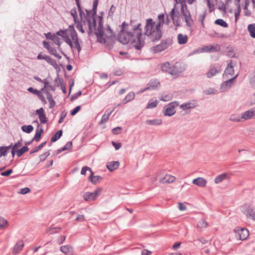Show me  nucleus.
I'll use <instances>...</instances> for the list:
<instances>
[{
	"mask_svg": "<svg viewBox=\"0 0 255 255\" xmlns=\"http://www.w3.org/2000/svg\"><path fill=\"white\" fill-rule=\"evenodd\" d=\"M141 26L140 23L132 25L131 21L130 23L123 22L120 25L121 29L118 37L119 41L123 44L130 42L136 49L140 50L145 44L142 38Z\"/></svg>",
	"mask_w": 255,
	"mask_h": 255,
	"instance_id": "nucleus-1",
	"label": "nucleus"
},
{
	"mask_svg": "<svg viewBox=\"0 0 255 255\" xmlns=\"http://www.w3.org/2000/svg\"><path fill=\"white\" fill-rule=\"evenodd\" d=\"M58 36H61L63 40L70 47L71 49L77 50L78 53L81 50L82 41L78 38L77 33L73 25H70L66 30H60L57 32Z\"/></svg>",
	"mask_w": 255,
	"mask_h": 255,
	"instance_id": "nucleus-2",
	"label": "nucleus"
},
{
	"mask_svg": "<svg viewBox=\"0 0 255 255\" xmlns=\"http://www.w3.org/2000/svg\"><path fill=\"white\" fill-rule=\"evenodd\" d=\"M98 4V0H94L93 4V9L88 10L86 9V13L82 9H78L79 12L80 21L83 22L84 26H87L89 28V33H92L96 27L97 9Z\"/></svg>",
	"mask_w": 255,
	"mask_h": 255,
	"instance_id": "nucleus-3",
	"label": "nucleus"
},
{
	"mask_svg": "<svg viewBox=\"0 0 255 255\" xmlns=\"http://www.w3.org/2000/svg\"><path fill=\"white\" fill-rule=\"evenodd\" d=\"M102 19V16H98V27L95 30V34L99 42L107 43L109 48H112L115 39V34L109 25H107V28L103 31Z\"/></svg>",
	"mask_w": 255,
	"mask_h": 255,
	"instance_id": "nucleus-4",
	"label": "nucleus"
},
{
	"mask_svg": "<svg viewBox=\"0 0 255 255\" xmlns=\"http://www.w3.org/2000/svg\"><path fill=\"white\" fill-rule=\"evenodd\" d=\"M161 27L160 23H156L152 18L147 19L144 27V32H142L143 41L145 42L146 36L152 41L159 40L162 35Z\"/></svg>",
	"mask_w": 255,
	"mask_h": 255,
	"instance_id": "nucleus-5",
	"label": "nucleus"
},
{
	"mask_svg": "<svg viewBox=\"0 0 255 255\" xmlns=\"http://www.w3.org/2000/svg\"><path fill=\"white\" fill-rule=\"evenodd\" d=\"M180 2L181 4V13L186 22V26L188 27H192L193 24V20L191 17L190 12L187 8L186 2L185 1L181 0Z\"/></svg>",
	"mask_w": 255,
	"mask_h": 255,
	"instance_id": "nucleus-6",
	"label": "nucleus"
},
{
	"mask_svg": "<svg viewBox=\"0 0 255 255\" xmlns=\"http://www.w3.org/2000/svg\"><path fill=\"white\" fill-rule=\"evenodd\" d=\"M161 69L163 72L168 73L172 76H176L182 72L176 65H171L168 62L162 64Z\"/></svg>",
	"mask_w": 255,
	"mask_h": 255,
	"instance_id": "nucleus-7",
	"label": "nucleus"
},
{
	"mask_svg": "<svg viewBox=\"0 0 255 255\" xmlns=\"http://www.w3.org/2000/svg\"><path fill=\"white\" fill-rule=\"evenodd\" d=\"M172 44V40L166 39L161 41V43L151 48V50L154 53L160 52L169 47Z\"/></svg>",
	"mask_w": 255,
	"mask_h": 255,
	"instance_id": "nucleus-8",
	"label": "nucleus"
},
{
	"mask_svg": "<svg viewBox=\"0 0 255 255\" xmlns=\"http://www.w3.org/2000/svg\"><path fill=\"white\" fill-rule=\"evenodd\" d=\"M102 191L101 188H98L93 192H85L83 194V197L86 201H94L101 194Z\"/></svg>",
	"mask_w": 255,
	"mask_h": 255,
	"instance_id": "nucleus-9",
	"label": "nucleus"
},
{
	"mask_svg": "<svg viewBox=\"0 0 255 255\" xmlns=\"http://www.w3.org/2000/svg\"><path fill=\"white\" fill-rule=\"evenodd\" d=\"M236 238L240 240H245L249 236V231L245 228H236L235 230Z\"/></svg>",
	"mask_w": 255,
	"mask_h": 255,
	"instance_id": "nucleus-10",
	"label": "nucleus"
},
{
	"mask_svg": "<svg viewBox=\"0 0 255 255\" xmlns=\"http://www.w3.org/2000/svg\"><path fill=\"white\" fill-rule=\"evenodd\" d=\"M177 106L178 103L176 102L170 103L163 112L164 116L170 117L174 115L176 112L175 108Z\"/></svg>",
	"mask_w": 255,
	"mask_h": 255,
	"instance_id": "nucleus-11",
	"label": "nucleus"
},
{
	"mask_svg": "<svg viewBox=\"0 0 255 255\" xmlns=\"http://www.w3.org/2000/svg\"><path fill=\"white\" fill-rule=\"evenodd\" d=\"M176 5L172 9L170 12L171 17L172 19L173 23L176 27L179 26L180 25V13L179 12H175Z\"/></svg>",
	"mask_w": 255,
	"mask_h": 255,
	"instance_id": "nucleus-12",
	"label": "nucleus"
},
{
	"mask_svg": "<svg viewBox=\"0 0 255 255\" xmlns=\"http://www.w3.org/2000/svg\"><path fill=\"white\" fill-rule=\"evenodd\" d=\"M37 59L38 60H44L48 63L52 65L54 67H56L58 65L56 62V61L52 58H51L50 56L43 54L42 52L39 53L38 56H37Z\"/></svg>",
	"mask_w": 255,
	"mask_h": 255,
	"instance_id": "nucleus-13",
	"label": "nucleus"
},
{
	"mask_svg": "<svg viewBox=\"0 0 255 255\" xmlns=\"http://www.w3.org/2000/svg\"><path fill=\"white\" fill-rule=\"evenodd\" d=\"M198 106L197 102L195 100L189 101L183 103L180 106V108L183 111L193 109Z\"/></svg>",
	"mask_w": 255,
	"mask_h": 255,
	"instance_id": "nucleus-14",
	"label": "nucleus"
},
{
	"mask_svg": "<svg viewBox=\"0 0 255 255\" xmlns=\"http://www.w3.org/2000/svg\"><path fill=\"white\" fill-rule=\"evenodd\" d=\"M36 114L38 115L39 119L41 124H44L47 123V118L44 113V110L43 108H41L36 111Z\"/></svg>",
	"mask_w": 255,
	"mask_h": 255,
	"instance_id": "nucleus-15",
	"label": "nucleus"
},
{
	"mask_svg": "<svg viewBox=\"0 0 255 255\" xmlns=\"http://www.w3.org/2000/svg\"><path fill=\"white\" fill-rule=\"evenodd\" d=\"M220 50V47L219 45L205 46L202 49L203 52H218Z\"/></svg>",
	"mask_w": 255,
	"mask_h": 255,
	"instance_id": "nucleus-16",
	"label": "nucleus"
},
{
	"mask_svg": "<svg viewBox=\"0 0 255 255\" xmlns=\"http://www.w3.org/2000/svg\"><path fill=\"white\" fill-rule=\"evenodd\" d=\"M247 218H250L255 221V207L249 206L245 211Z\"/></svg>",
	"mask_w": 255,
	"mask_h": 255,
	"instance_id": "nucleus-17",
	"label": "nucleus"
},
{
	"mask_svg": "<svg viewBox=\"0 0 255 255\" xmlns=\"http://www.w3.org/2000/svg\"><path fill=\"white\" fill-rule=\"evenodd\" d=\"M255 111L248 110L245 112L242 115V121H245L252 118L255 116Z\"/></svg>",
	"mask_w": 255,
	"mask_h": 255,
	"instance_id": "nucleus-18",
	"label": "nucleus"
},
{
	"mask_svg": "<svg viewBox=\"0 0 255 255\" xmlns=\"http://www.w3.org/2000/svg\"><path fill=\"white\" fill-rule=\"evenodd\" d=\"M45 43H46V41H43L44 47L48 50V52L51 55L54 56L58 59H60L61 58V56L57 53L56 49L54 47H50L49 46H46Z\"/></svg>",
	"mask_w": 255,
	"mask_h": 255,
	"instance_id": "nucleus-19",
	"label": "nucleus"
},
{
	"mask_svg": "<svg viewBox=\"0 0 255 255\" xmlns=\"http://www.w3.org/2000/svg\"><path fill=\"white\" fill-rule=\"evenodd\" d=\"M120 166V162L117 161H113L111 162H108L106 166L109 170L110 171H113L117 168Z\"/></svg>",
	"mask_w": 255,
	"mask_h": 255,
	"instance_id": "nucleus-20",
	"label": "nucleus"
},
{
	"mask_svg": "<svg viewBox=\"0 0 255 255\" xmlns=\"http://www.w3.org/2000/svg\"><path fill=\"white\" fill-rule=\"evenodd\" d=\"M193 184L201 187H204L207 184L206 180L202 177H198L192 181Z\"/></svg>",
	"mask_w": 255,
	"mask_h": 255,
	"instance_id": "nucleus-21",
	"label": "nucleus"
},
{
	"mask_svg": "<svg viewBox=\"0 0 255 255\" xmlns=\"http://www.w3.org/2000/svg\"><path fill=\"white\" fill-rule=\"evenodd\" d=\"M221 71L220 68H216L215 67H211L209 71L207 73V77L210 78Z\"/></svg>",
	"mask_w": 255,
	"mask_h": 255,
	"instance_id": "nucleus-22",
	"label": "nucleus"
},
{
	"mask_svg": "<svg viewBox=\"0 0 255 255\" xmlns=\"http://www.w3.org/2000/svg\"><path fill=\"white\" fill-rule=\"evenodd\" d=\"M60 251L65 254V255H73V249L70 246L66 245L62 246L60 248Z\"/></svg>",
	"mask_w": 255,
	"mask_h": 255,
	"instance_id": "nucleus-23",
	"label": "nucleus"
},
{
	"mask_svg": "<svg viewBox=\"0 0 255 255\" xmlns=\"http://www.w3.org/2000/svg\"><path fill=\"white\" fill-rule=\"evenodd\" d=\"M176 178L172 175L166 174L163 178L160 179V182L162 183H170L175 181Z\"/></svg>",
	"mask_w": 255,
	"mask_h": 255,
	"instance_id": "nucleus-24",
	"label": "nucleus"
},
{
	"mask_svg": "<svg viewBox=\"0 0 255 255\" xmlns=\"http://www.w3.org/2000/svg\"><path fill=\"white\" fill-rule=\"evenodd\" d=\"M38 124V128L36 129L35 136L32 138V141L35 140L37 142L39 141L40 139L42 133L43 132V129L42 128H39V125L38 121H35Z\"/></svg>",
	"mask_w": 255,
	"mask_h": 255,
	"instance_id": "nucleus-25",
	"label": "nucleus"
},
{
	"mask_svg": "<svg viewBox=\"0 0 255 255\" xmlns=\"http://www.w3.org/2000/svg\"><path fill=\"white\" fill-rule=\"evenodd\" d=\"M177 41L180 45L186 44L188 41V36L187 35H184L179 33L177 35Z\"/></svg>",
	"mask_w": 255,
	"mask_h": 255,
	"instance_id": "nucleus-26",
	"label": "nucleus"
},
{
	"mask_svg": "<svg viewBox=\"0 0 255 255\" xmlns=\"http://www.w3.org/2000/svg\"><path fill=\"white\" fill-rule=\"evenodd\" d=\"M24 244L23 242L22 241H18L13 248V253L14 254H18L21 250H22Z\"/></svg>",
	"mask_w": 255,
	"mask_h": 255,
	"instance_id": "nucleus-27",
	"label": "nucleus"
},
{
	"mask_svg": "<svg viewBox=\"0 0 255 255\" xmlns=\"http://www.w3.org/2000/svg\"><path fill=\"white\" fill-rule=\"evenodd\" d=\"M44 93L46 94L47 99L49 103V108H53L55 106L56 103L54 100L53 99L52 95L47 90L44 91Z\"/></svg>",
	"mask_w": 255,
	"mask_h": 255,
	"instance_id": "nucleus-28",
	"label": "nucleus"
},
{
	"mask_svg": "<svg viewBox=\"0 0 255 255\" xmlns=\"http://www.w3.org/2000/svg\"><path fill=\"white\" fill-rule=\"evenodd\" d=\"M114 109H113L111 111H108V110H107L105 112V113L103 115L101 121H100L99 124L102 125L107 123L109 118V117L110 116L112 112L114 111Z\"/></svg>",
	"mask_w": 255,
	"mask_h": 255,
	"instance_id": "nucleus-29",
	"label": "nucleus"
},
{
	"mask_svg": "<svg viewBox=\"0 0 255 255\" xmlns=\"http://www.w3.org/2000/svg\"><path fill=\"white\" fill-rule=\"evenodd\" d=\"M12 143L7 146H0V157L1 156H5L9 150L11 149Z\"/></svg>",
	"mask_w": 255,
	"mask_h": 255,
	"instance_id": "nucleus-30",
	"label": "nucleus"
},
{
	"mask_svg": "<svg viewBox=\"0 0 255 255\" xmlns=\"http://www.w3.org/2000/svg\"><path fill=\"white\" fill-rule=\"evenodd\" d=\"M229 120L234 122H242L241 116L237 113L231 115Z\"/></svg>",
	"mask_w": 255,
	"mask_h": 255,
	"instance_id": "nucleus-31",
	"label": "nucleus"
},
{
	"mask_svg": "<svg viewBox=\"0 0 255 255\" xmlns=\"http://www.w3.org/2000/svg\"><path fill=\"white\" fill-rule=\"evenodd\" d=\"M135 94L133 92H129L123 101V103L126 104L134 99Z\"/></svg>",
	"mask_w": 255,
	"mask_h": 255,
	"instance_id": "nucleus-32",
	"label": "nucleus"
},
{
	"mask_svg": "<svg viewBox=\"0 0 255 255\" xmlns=\"http://www.w3.org/2000/svg\"><path fill=\"white\" fill-rule=\"evenodd\" d=\"M228 178V174L227 173H223L218 175L215 179V183L219 184Z\"/></svg>",
	"mask_w": 255,
	"mask_h": 255,
	"instance_id": "nucleus-33",
	"label": "nucleus"
},
{
	"mask_svg": "<svg viewBox=\"0 0 255 255\" xmlns=\"http://www.w3.org/2000/svg\"><path fill=\"white\" fill-rule=\"evenodd\" d=\"M237 77V75H236L234 77L230 79V80H227V81L224 82V83H223V84H222V86H221V88L223 89L224 88V87H225V88H226L227 87H228V88L231 87L232 86V85H233V82Z\"/></svg>",
	"mask_w": 255,
	"mask_h": 255,
	"instance_id": "nucleus-34",
	"label": "nucleus"
},
{
	"mask_svg": "<svg viewBox=\"0 0 255 255\" xmlns=\"http://www.w3.org/2000/svg\"><path fill=\"white\" fill-rule=\"evenodd\" d=\"M145 123L148 125H160L162 124V120L160 119L147 120Z\"/></svg>",
	"mask_w": 255,
	"mask_h": 255,
	"instance_id": "nucleus-35",
	"label": "nucleus"
},
{
	"mask_svg": "<svg viewBox=\"0 0 255 255\" xmlns=\"http://www.w3.org/2000/svg\"><path fill=\"white\" fill-rule=\"evenodd\" d=\"M101 179V177L100 176H94L93 171H91V174L89 177V180L94 184L97 183Z\"/></svg>",
	"mask_w": 255,
	"mask_h": 255,
	"instance_id": "nucleus-36",
	"label": "nucleus"
},
{
	"mask_svg": "<svg viewBox=\"0 0 255 255\" xmlns=\"http://www.w3.org/2000/svg\"><path fill=\"white\" fill-rule=\"evenodd\" d=\"M234 70L233 66L232 65V61L228 64V67L226 68L224 73L226 75H232L234 73Z\"/></svg>",
	"mask_w": 255,
	"mask_h": 255,
	"instance_id": "nucleus-37",
	"label": "nucleus"
},
{
	"mask_svg": "<svg viewBox=\"0 0 255 255\" xmlns=\"http://www.w3.org/2000/svg\"><path fill=\"white\" fill-rule=\"evenodd\" d=\"M248 29L251 36L255 38V23L249 24L248 26Z\"/></svg>",
	"mask_w": 255,
	"mask_h": 255,
	"instance_id": "nucleus-38",
	"label": "nucleus"
},
{
	"mask_svg": "<svg viewBox=\"0 0 255 255\" xmlns=\"http://www.w3.org/2000/svg\"><path fill=\"white\" fill-rule=\"evenodd\" d=\"M159 85V82L156 79L151 80L148 83L149 87L152 88L153 89L157 88Z\"/></svg>",
	"mask_w": 255,
	"mask_h": 255,
	"instance_id": "nucleus-39",
	"label": "nucleus"
},
{
	"mask_svg": "<svg viewBox=\"0 0 255 255\" xmlns=\"http://www.w3.org/2000/svg\"><path fill=\"white\" fill-rule=\"evenodd\" d=\"M62 132H62V130H59L57 132H56L51 137V142H55L58 139H59L60 138V137L62 136Z\"/></svg>",
	"mask_w": 255,
	"mask_h": 255,
	"instance_id": "nucleus-40",
	"label": "nucleus"
},
{
	"mask_svg": "<svg viewBox=\"0 0 255 255\" xmlns=\"http://www.w3.org/2000/svg\"><path fill=\"white\" fill-rule=\"evenodd\" d=\"M29 149L28 147L27 146H24L21 147V148L17 150L16 151V155L18 157L21 156L24 153L28 151Z\"/></svg>",
	"mask_w": 255,
	"mask_h": 255,
	"instance_id": "nucleus-41",
	"label": "nucleus"
},
{
	"mask_svg": "<svg viewBox=\"0 0 255 255\" xmlns=\"http://www.w3.org/2000/svg\"><path fill=\"white\" fill-rule=\"evenodd\" d=\"M235 3L238 6L237 10L235 11V21H237L240 16L241 9L240 2L235 1Z\"/></svg>",
	"mask_w": 255,
	"mask_h": 255,
	"instance_id": "nucleus-42",
	"label": "nucleus"
},
{
	"mask_svg": "<svg viewBox=\"0 0 255 255\" xmlns=\"http://www.w3.org/2000/svg\"><path fill=\"white\" fill-rule=\"evenodd\" d=\"M70 13L74 18L75 23L80 21L79 18L77 16V12L76 8H72L70 11Z\"/></svg>",
	"mask_w": 255,
	"mask_h": 255,
	"instance_id": "nucleus-43",
	"label": "nucleus"
},
{
	"mask_svg": "<svg viewBox=\"0 0 255 255\" xmlns=\"http://www.w3.org/2000/svg\"><path fill=\"white\" fill-rule=\"evenodd\" d=\"M23 131L26 133H30L33 129V127L31 125H24L21 127Z\"/></svg>",
	"mask_w": 255,
	"mask_h": 255,
	"instance_id": "nucleus-44",
	"label": "nucleus"
},
{
	"mask_svg": "<svg viewBox=\"0 0 255 255\" xmlns=\"http://www.w3.org/2000/svg\"><path fill=\"white\" fill-rule=\"evenodd\" d=\"M215 23L225 28L227 27L228 26L227 23L222 19H217L215 20Z\"/></svg>",
	"mask_w": 255,
	"mask_h": 255,
	"instance_id": "nucleus-45",
	"label": "nucleus"
},
{
	"mask_svg": "<svg viewBox=\"0 0 255 255\" xmlns=\"http://www.w3.org/2000/svg\"><path fill=\"white\" fill-rule=\"evenodd\" d=\"M249 3H250L249 0H245L244 9L245 15H246V16H250L251 14V11H249L248 9V6L249 4Z\"/></svg>",
	"mask_w": 255,
	"mask_h": 255,
	"instance_id": "nucleus-46",
	"label": "nucleus"
},
{
	"mask_svg": "<svg viewBox=\"0 0 255 255\" xmlns=\"http://www.w3.org/2000/svg\"><path fill=\"white\" fill-rule=\"evenodd\" d=\"M46 143V141L43 142L42 143L40 144L38 146L36 147L34 149L31 150L30 152V154H31L35 152H37L38 150H39L40 149L42 148L45 146Z\"/></svg>",
	"mask_w": 255,
	"mask_h": 255,
	"instance_id": "nucleus-47",
	"label": "nucleus"
},
{
	"mask_svg": "<svg viewBox=\"0 0 255 255\" xmlns=\"http://www.w3.org/2000/svg\"><path fill=\"white\" fill-rule=\"evenodd\" d=\"M208 226V223L207 222L202 219L200 221H199L197 224V226L199 228H206Z\"/></svg>",
	"mask_w": 255,
	"mask_h": 255,
	"instance_id": "nucleus-48",
	"label": "nucleus"
},
{
	"mask_svg": "<svg viewBox=\"0 0 255 255\" xmlns=\"http://www.w3.org/2000/svg\"><path fill=\"white\" fill-rule=\"evenodd\" d=\"M157 101H150L146 106V109H152L156 107L157 106Z\"/></svg>",
	"mask_w": 255,
	"mask_h": 255,
	"instance_id": "nucleus-49",
	"label": "nucleus"
},
{
	"mask_svg": "<svg viewBox=\"0 0 255 255\" xmlns=\"http://www.w3.org/2000/svg\"><path fill=\"white\" fill-rule=\"evenodd\" d=\"M55 83L56 84V86H58V87L60 84L61 86V89H62L63 92L64 93H66V90L65 87L62 85V83H61V80L58 78V77L55 79Z\"/></svg>",
	"mask_w": 255,
	"mask_h": 255,
	"instance_id": "nucleus-50",
	"label": "nucleus"
},
{
	"mask_svg": "<svg viewBox=\"0 0 255 255\" xmlns=\"http://www.w3.org/2000/svg\"><path fill=\"white\" fill-rule=\"evenodd\" d=\"M58 35L57 34V33L55 34V35L53 36V38L51 40H52L56 45L60 46L61 44V40L59 37H58Z\"/></svg>",
	"mask_w": 255,
	"mask_h": 255,
	"instance_id": "nucleus-51",
	"label": "nucleus"
},
{
	"mask_svg": "<svg viewBox=\"0 0 255 255\" xmlns=\"http://www.w3.org/2000/svg\"><path fill=\"white\" fill-rule=\"evenodd\" d=\"M22 145V139L19 140L17 142L15 143L13 145L12 144L11 148L13 149L18 150V148Z\"/></svg>",
	"mask_w": 255,
	"mask_h": 255,
	"instance_id": "nucleus-52",
	"label": "nucleus"
},
{
	"mask_svg": "<svg viewBox=\"0 0 255 255\" xmlns=\"http://www.w3.org/2000/svg\"><path fill=\"white\" fill-rule=\"evenodd\" d=\"M75 23L77 29L79 30L82 33H84L85 31L83 28V25H84L83 22L79 21L77 22H75Z\"/></svg>",
	"mask_w": 255,
	"mask_h": 255,
	"instance_id": "nucleus-53",
	"label": "nucleus"
},
{
	"mask_svg": "<svg viewBox=\"0 0 255 255\" xmlns=\"http://www.w3.org/2000/svg\"><path fill=\"white\" fill-rule=\"evenodd\" d=\"M8 224L7 220L0 216V228H4Z\"/></svg>",
	"mask_w": 255,
	"mask_h": 255,
	"instance_id": "nucleus-54",
	"label": "nucleus"
},
{
	"mask_svg": "<svg viewBox=\"0 0 255 255\" xmlns=\"http://www.w3.org/2000/svg\"><path fill=\"white\" fill-rule=\"evenodd\" d=\"M216 90L214 88H210L204 91V93L206 95L214 94L216 92Z\"/></svg>",
	"mask_w": 255,
	"mask_h": 255,
	"instance_id": "nucleus-55",
	"label": "nucleus"
},
{
	"mask_svg": "<svg viewBox=\"0 0 255 255\" xmlns=\"http://www.w3.org/2000/svg\"><path fill=\"white\" fill-rule=\"evenodd\" d=\"M158 22L157 23H160V26L162 27L163 24L164 22V14H160L158 16Z\"/></svg>",
	"mask_w": 255,
	"mask_h": 255,
	"instance_id": "nucleus-56",
	"label": "nucleus"
},
{
	"mask_svg": "<svg viewBox=\"0 0 255 255\" xmlns=\"http://www.w3.org/2000/svg\"><path fill=\"white\" fill-rule=\"evenodd\" d=\"M50 155L49 151H47L43 153L39 156V159L40 161H44L47 157H48Z\"/></svg>",
	"mask_w": 255,
	"mask_h": 255,
	"instance_id": "nucleus-57",
	"label": "nucleus"
},
{
	"mask_svg": "<svg viewBox=\"0 0 255 255\" xmlns=\"http://www.w3.org/2000/svg\"><path fill=\"white\" fill-rule=\"evenodd\" d=\"M87 171H89L91 173L92 171L90 167L87 166H83L81 169V174L82 175H85Z\"/></svg>",
	"mask_w": 255,
	"mask_h": 255,
	"instance_id": "nucleus-58",
	"label": "nucleus"
},
{
	"mask_svg": "<svg viewBox=\"0 0 255 255\" xmlns=\"http://www.w3.org/2000/svg\"><path fill=\"white\" fill-rule=\"evenodd\" d=\"M27 91L30 93H32L37 96L39 95V94L40 93V91H38L36 89L33 88L32 87H29L27 89Z\"/></svg>",
	"mask_w": 255,
	"mask_h": 255,
	"instance_id": "nucleus-59",
	"label": "nucleus"
},
{
	"mask_svg": "<svg viewBox=\"0 0 255 255\" xmlns=\"http://www.w3.org/2000/svg\"><path fill=\"white\" fill-rule=\"evenodd\" d=\"M67 115V112L65 111H62L60 114V118L59 120V123H62L63 122L64 119Z\"/></svg>",
	"mask_w": 255,
	"mask_h": 255,
	"instance_id": "nucleus-60",
	"label": "nucleus"
},
{
	"mask_svg": "<svg viewBox=\"0 0 255 255\" xmlns=\"http://www.w3.org/2000/svg\"><path fill=\"white\" fill-rule=\"evenodd\" d=\"M122 128L120 127H117L113 129L112 131L114 134H118L121 132Z\"/></svg>",
	"mask_w": 255,
	"mask_h": 255,
	"instance_id": "nucleus-61",
	"label": "nucleus"
},
{
	"mask_svg": "<svg viewBox=\"0 0 255 255\" xmlns=\"http://www.w3.org/2000/svg\"><path fill=\"white\" fill-rule=\"evenodd\" d=\"M72 146V142H68L63 147L62 149L64 150H68L71 148Z\"/></svg>",
	"mask_w": 255,
	"mask_h": 255,
	"instance_id": "nucleus-62",
	"label": "nucleus"
},
{
	"mask_svg": "<svg viewBox=\"0 0 255 255\" xmlns=\"http://www.w3.org/2000/svg\"><path fill=\"white\" fill-rule=\"evenodd\" d=\"M30 190L29 188L25 187V188L21 189L18 193L21 194H27V193L30 192Z\"/></svg>",
	"mask_w": 255,
	"mask_h": 255,
	"instance_id": "nucleus-63",
	"label": "nucleus"
},
{
	"mask_svg": "<svg viewBox=\"0 0 255 255\" xmlns=\"http://www.w3.org/2000/svg\"><path fill=\"white\" fill-rule=\"evenodd\" d=\"M81 109V106H78L75 107L73 110L71 111V115L74 116L76 115Z\"/></svg>",
	"mask_w": 255,
	"mask_h": 255,
	"instance_id": "nucleus-64",
	"label": "nucleus"
}]
</instances>
